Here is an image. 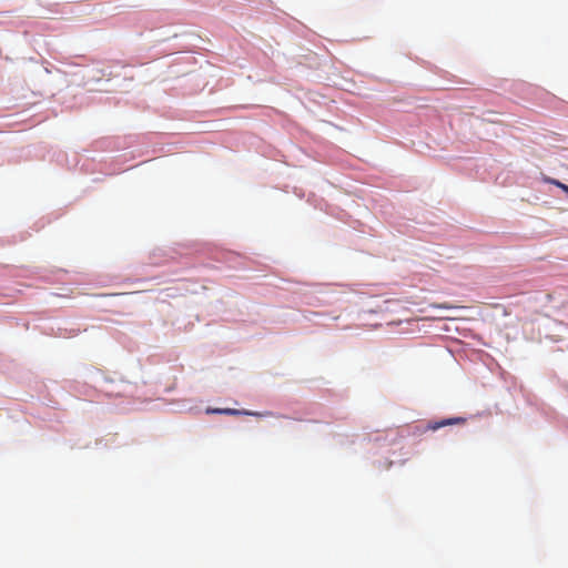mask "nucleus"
Returning <instances> with one entry per match:
<instances>
[{"label": "nucleus", "mask_w": 568, "mask_h": 568, "mask_svg": "<svg viewBox=\"0 0 568 568\" xmlns=\"http://www.w3.org/2000/svg\"><path fill=\"white\" fill-rule=\"evenodd\" d=\"M465 422H466V419L464 417L446 418V419H442L439 422L429 423L427 425V429L428 430H437V429H439L442 427H445V426L464 424Z\"/></svg>", "instance_id": "1"}, {"label": "nucleus", "mask_w": 568, "mask_h": 568, "mask_svg": "<svg viewBox=\"0 0 568 568\" xmlns=\"http://www.w3.org/2000/svg\"><path fill=\"white\" fill-rule=\"evenodd\" d=\"M223 415H251V416H262L261 413L248 412V410H240L235 408H222Z\"/></svg>", "instance_id": "2"}, {"label": "nucleus", "mask_w": 568, "mask_h": 568, "mask_svg": "<svg viewBox=\"0 0 568 568\" xmlns=\"http://www.w3.org/2000/svg\"><path fill=\"white\" fill-rule=\"evenodd\" d=\"M206 414H222V408H206Z\"/></svg>", "instance_id": "3"}, {"label": "nucleus", "mask_w": 568, "mask_h": 568, "mask_svg": "<svg viewBox=\"0 0 568 568\" xmlns=\"http://www.w3.org/2000/svg\"><path fill=\"white\" fill-rule=\"evenodd\" d=\"M557 187H559L560 190H562L567 195H568V185L565 184V183H557Z\"/></svg>", "instance_id": "4"}, {"label": "nucleus", "mask_w": 568, "mask_h": 568, "mask_svg": "<svg viewBox=\"0 0 568 568\" xmlns=\"http://www.w3.org/2000/svg\"><path fill=\"white\" fill-rule=\"evenodd\" d=\"M545 181L547 183H550V184L556 185V186H557V183H561L560 181H558L556 179H551V178H547V179H545Z\"/></svg>", "instance_id": "5"}, {"label": "nucleus", "mask_w": 568, "mask_h": 568, "mask_svg": "<svg viewBox=\"0 0 568 568\" xmlns=\"http://www.w3.org/2000/svg\"><path fill=\"white\" fill-rule=\"evenodd\" d=\"M434 307H444V308H447L448 306L447 305H433Z\"/></svg>", "instance_id": "6"}]
</instances>
